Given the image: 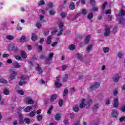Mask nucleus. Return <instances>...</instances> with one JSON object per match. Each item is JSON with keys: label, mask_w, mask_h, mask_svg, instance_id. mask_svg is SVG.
I'll use <instances>...</instances> for the list:
<instances>
[{"label": "nucleus", "mask_w": 125, "mask_h": 125, "mask_svg": "<svg viewBox=\"0 0 125 125\" xmlns=\"http://www.w3.org/2000/svg\"><path fill=\"white\" fill-rule=\"evenodd\" d=\"M53 109V106H51L49 109H48V111H47V114H51V112L52 111V110Z\"/></svg>", "instance_id": "8fccbe9b"}, {"label": "nucleus", "mask_w": 125, "mask_h": 125, "mask_svg": "<svg viewBox=\"0 0 125 125\" xmlns=\"http://www.w3.org/2000/svg\"><path fill=\"white\" fill-rule=\"evenodd\" d=\"M18 93L20 94V95H24V93H25V92L22 90H18Z\"/></svg>", "instance_id": "c03bdc74"}, {"label": "nucleus", "mask_w": 125, "mask_h": 125, "mask_svg": "<svg viewBox=\"0 0 125 125\" xmlns=\"http://www.w3.org/2000/svg\"><path fill=\"white\" fill-rule=\"evenodd\" d=\"M56 98H57V95H56V94H55L51 96L50 100L51 101H54L56 99Z\"/></svg>", "instance_id": "4be33fe9"}, {"label": "nucleus", "mask_w": 125, "mask_h": 125, "mask_svg": "<svg viewBox=\"0 0 125 125\" xmlns=\"http://www.w3.org/2000/svg\"><path fill=\"white\" fill-rule=\"evenodd\" d=\"M20 41L21 42H25L27 41V38L25 36H22L20 39Z\"/></svg>", "instance_id": "b1692460"}, {"label": "nucleus", "mask_w": 125, "mask_h": 125, "mask_svg": "<svg viewBox=\"0 0 125 125\" xmlns=\"http://www.w3.org/2000/svg\"><path fill=\"white\" fill-rule=\"evenodd\" d=\"M19 122L20 125H23L24 124V120L23 119V117L22 116H19Z\"/></svg>", "instance_id": "cd10ccee"}, {"label": "nucleus", "mask_w": 125, "mask_h": 125, "mask_svg": "<svg viewBox=\"0 0 125 125\" xmlns=\"http://www.w3.org/2000/svg\"><path fill=\"white\" fill-rule=\"evenodd\" d=\"M6 39L9 41H12L14 39V37H13L12 35H7L6 36Z\"/></svg>", "instance_id": "473e14b6"}, {"label": "nucleus", "mask_w": 125, "mask_h": 125, "mask_svg": "<svg viewBox=\"0 0 125 125\" xmlns=\"http://www.w3.org/2000/svg\"><path fill=\"white\" fill-rule=\"evenodd\" d=\"M113 95L116 97L117 96V95H118V89H114L113 90Z\"/></svg>", "instance_id": "37998d69"}, {"label": "nucleus", "mask_w": 125, "mask_h": 125, "mask_svg": "<svg viewBox=\"0 0 125 125\" xmlns=\"http://www.w3.org/2000/svg\"><path fill=\"white\" fill-rule=\"evenodd\" d=\"M111 117H112V118H118V111L117 110L114 109L112 110Z\"/></svg>", "instance_id": "9d476101"}, {"label": "nucleus", "mask_w": 125, "mask_h": 125, "mask_svg": "<svg viewBox=\"0 0 125 125\" xmlns=\"http://www.w3.org/2000/svg\"><path fill=\"white\" fill-rule=\"evenodd\" d=\"M49 13L50 15H54V13H55V11L54 10H51L49 11Z\"/></svg>", "instance_id": "052dcab7"}, {"label": "nucleus", "mask_w": 125, "mask_h": 125, "mask_svg": "<svg viewBox=\"0 0 125 125\" xmlns=\"http://www.w3.org/2000/svg\"><path fill=\"white\" fill-rule=\"evenodd\" d=\"M90 4H91L93 6H95V0H90Z\"/></svg>", "instance_id": "3c124183"}, {"label": "nucleus", "mask_w": 125, "mask_h": 125, "mask_svg": "<svg viewBox=\"0 0 125 125\" xmlns=\"http://www.w3.org/2000/svg\"><path fill=\"white\" fill-rule=\"evenodd\" d=\"M38 6H42V5H45V1L43 0H40L38 3Z\"/></svg>", "instance_id": "6ab92c4d"}, {"label": "nucleus", "mask_w": 125, "mask_h": 125, "mask_svg": "<svg viewBox=\"0 0 125 125\" xmlns=\"http://www.w3.org/2000/svg\"><path fill=\"white\" fill-rule=\"evenodd\" d=\"M107 4H108V2H105L102 5V8L103 10H104L105 9V8H106V6L107 5Z\"/></svg>", "instance_id": "a18cd8bd"}, {"label": "nucleus", "mask_w": 125, "mask_h": 125, "mask_svg": "<svg viewBox=\"0 0 125 125\" xmlns=\"http://www.w3.org/2000/svg\"><path fill=\"white\" fill-rule=\"evenodd\" d=\"M93 46L92 45H89L87 48V50L88 51H90V50H91V49L92 48Z\"/></svg>", "instance_id": "bf43d9fd"}, {"label": "nucleus", "mask_w": 125, "mask_h": 125, "mask_svg": "<svg viewBox=\"0 0 125 125\" xmlns=\"http://www.w3.org/2000/svg\"><path fill=\"white\" fill-rule=\"evenodd\" d=\"M26 99V103H28V104H34V101H33V99L30 98L29 97H27Z\"/></svg>", "instance_id": "2eb2a0df"}, {"label": "nucleus", "mask_w": 125, "mask_h": 125, "mask_svg": "<svg viewBox=\"0 0 125 125\" xmlns=\"http://www.w3.org/2000/svg\"><path fill=\"white\" fill-rule=\"evenodd\" d=\"M38 38V35L36 34L35 33H32L31 34V40L33 41V42H36L37 41V39Z\"/></svg>", "instance_id": "ddd939ff"}, {"label": "nucleus", "mask_w": 125, "mask_h": 125, "mask_svg": "<svg viewBox=\"0 0 125 125\" xmlns=\"http://www.w3.org/2000/svg\"><path fill=\"white\" fill-rule=\"evenodd\" d=\"M67 68H68V66H67V65H62L61 67V70H62V71H65V70H66V69H67Z\"/></svg>", "instance_id": "864d4df0"}, {"label": "nucleus", "mask_w": 125, "mask_h": 125, "mask_svg": "<svg viewBox=\"0 0 125 125\" xmlns=\"http://www.w3.org/2000/svg\"><path fill=\"white\" fill-rule=\"evenodd\" d=\"M44 42V38H41L39 41V43L40 44H42Z\"/></svg>", "instance_id": "6e6d98bb"}, {"label": "nucleus", "mask_w": 125, "mask_h": 125, "mask_svg": "<svg viewBox=\"0 0 125 125\" xmlns=\"http://www.w3.org/2000/svg\"><path fill=\"white\" fill-rule=\"evenodd\" d=\"M110 103H111V101H110V99H107L105 101V104H106V105H110Z\"/></svg>", "instance_id": "13d9d810"}, {"label": "nucleus", "mask_w": 125, "mask_h": 125, "mask_svg": "<svg viewBox=\"0 0 125 125\" xmlns=\"http://www.w3.org/2000/svg\"><path fill=\"white\" fill-rule=\"evenodd\" d=\"M87 18L89 20H91L93 18V14L92 13H90L88 14Z\"/></svg>", "instance_id": "7c9ffc66"}, {"label": "nucleus", "mask_w": 125, "mask_h": 125, "mask_svg": "<svg viewBox=\"0 0 125 125\" xmlns=\"http://www.w3.org/2000/svg\"><path fill=\"white\" fill-rule=\"evenodd\" d=\"M66 15H67V14L65 12H62L61 13V17H62V18H64L66 17Z\"/></svg>", "instance_id": "5fc2aeb1"}, {"label": "nucleus", "mask_w": 125, "mask_h": 125, "mask_svg": "<svg viewBox=\"0 0 125 125\" xmlns=\"http://www.w3.org/2000/svg\"><path fill=\"white\" fill-rule=\"evenodd\" d=\"M73 111L76 113H78L79 112V105H76L73 107Z\"/></svg>", "instance_id": "393cba45"}, {"label": "nucleus", "mask_w": 125, "mask_h": 125, "mask_svg": "<svg viewBox=\"0 0 125 125\" xmlns=\"http://www.w3.org/2000/svg\"><path fill=\"white\" fill-rule=\"evenodd\" d=\"M52 39V37H51V36H49L47 39V41H46V43L47 44H50V43H51V40Z\"/></svg>", "instance_id": "aec40b11"}, {"label": "nucleus", "mask_w": 125, "mask_h": 125, "mask_svg": "<svg viewBox=\"0 0 125 125\" xmlns=\"http://www.w3.org/2000/svg\"><path fill=\"white\" fill-rule=\"evenodd\" d=\"M16 29L18 31H21L22 30L23 28H22V27H21V26H20V24H18Z\"/></svg>", "instance_id": "a19ab883"}, {"label": "nucleus", "mask_w": 125, "mask_h": 125, "mask_svg": "<svg viewBox=\"0 0 125 125\" xmlns=\"http://www.w3.org/2000/svg\"><path fill=\"white\" fill-rule=\"evenodd\" d=\"M59 106H60V107H62V106H63V100L60 99L59 101Z\"/></svg>", "instance_id": "de8ad7c7"}, {"label": "nucleus", "mask_w": 125, "mask_h": 125, "mask_svg": "<svg viewBox=\"0 0 125 125\" xmlns=\"http://www.w3.org/2000/svg\"><path fill=\"white\" fill-rule=\"evenodd\" d=\"M99 86H100V83L95 82L94 85L90 86V91H93V90H96V89H98V88H99Z\"/></svg>", "instance_id": "f03ea898"}, {"label": "nucleus", "mask_w": 125, "mask_h": 125, "mask_svg": "<svg viewBox=\"0 0 125 125\" xmlns=\"http://www.w3.org/2000/svg\"><path fill=\"white\" fill-rule=\"evenodd\" d=\"M13 66L14 67V68H16L17 69H18L20 68V65H19V63L15 61L12 63Z\"/></svg>", "instance_id": "dca6fc26"}, {"label": "nucleus", "mask_w": 125, "mask_h": 125, "mask_svg": "<svg viewBox=\"0 0 125 125\" xmlns=\"http://www.w3.org/2000/svg\"><path fill=\"white\" fill-rule=\"evenodd\" d=\"M98 106H99L98 104H96L94 105V107L92 108V110H93V112L96 111V110H97V109H98Z\"/></svg>", "instance_id": "bb28decb"}, {"label": "nucleus", "mask_w": 125, "mask_h": 125, "mask_svg": "<svg viewBox=\"0 0 125 125\" xmlns=\"http://www.w3.org/2000/svg\"><path fill=\"white\" fill-rule=\"evenodd\" d=\"M24 122L26 124H30V119L29 118H25L24 119Z\"/></svg>", "instance_id": "680f3d73"}, {"label": "nucleus", "mask_w": 125, "mask_h": 125, "mask_svg": "<svg viewBox=\"0 0 125 125\" xmlns=\"http://www.w3.org/2000/svg\"><path fill=\"white\" fill-rule=\"evenodd\" d=\"M75 8H76V6H75V4H74V2H70L69 5V9H70V10H74Z\"/></svg>", "instance_id": "a211bd4d"}, {"label": "nucleus", "mask_w": 125, "mask_h": 125, "mask_svg": "<svg viewBox=\"0 0 125 125\" xmlns=\"http://www.w3.org/2000/svg\"><path fill=\"white\" fill-rule=\"evenodd\" d=\"M69 49L70 50H75L76 49V46L74 44H71L69 46Z\"/></svg>", "instance_id": "c756f323"}, {"label": "nucleus", "mask_w": 125, "mask_h": 125, "mask_svg": "<svg viewBox=\"0 0 125 125\" xmlns=\"http://www.w3.org/2000/svg\"><path fill=\"white\" fill-rule=\"evenodd\" d=\"M36 71L38 72L39 75H41L43 72L42 68H41V66L39 64L37 65Z\"/></svg>", "instance_id": "6e6552de"}, {"label": "nucleus", "mask_w": 125, "mask_h": 125, "mask_svg": "<svg viewBox=\"0 0 125 125\" xmlns=\"http://www.w3.org/2000/svg\"><path fill=\"white\" fill-rule=\"evenodd\" d=\"M59 27L60 31L59 32V33L57 34V36H60L63 34V31H64V29L63 28L64 27V23L62 22L60 23L59 24Z\"/></svg>", "instance_id": "7ed1b4c3"}, {"label": "nucleus", "mask_w": 125, "mask_h": 125, "mask_svg": "<svg viewBox=\"0 0 125 125\" xmlns=\"http://www.w3.org/2000/svg\"><path fill=\"white\" fill-rule=\"evenodd\" d=\"M45 64L46 65H50V61H52L51 60L48 59V58L45 60Z\"/></svg>", "instance_id": "2f4dec72"}, {"label": "nucleus", "mask_w": 125, "mask_h": 125, "mask_svg": "<svg viewBox=\"0 0 125 125\" xmlns=\"http://www.w3.org/2000/svg\"><path fill=\"white\" fill-rule=\"evenodd\" d=\"M110 34H111L110 28L106 27L104 32V36L105 37H108V36H110Z\"/></svg>", "instance_id": "0eeeda50"}, {"label": "nucleus", "mask_w": 125, "mask_h": 125, "mask_svg": "<svg viewBox=\"0 0 125 125\" xmlns=\"http://www.w3.org/2000/svg\"><path fill=\"white\" fill-rule=\"evenodd\" d=\"M56 121H59L61 118V115L60 113H57L55 116Z\"/></svg>", "instance_id": "5701e85b"}, {"label": "nucleus", "mask_w": 125, "mask_h": 125, "mask_svg": "<svg viewBox=\"0 0 125 125\" xmlns=\"http://www.w3.org/2000/svg\"><path fill=\"white\" fill-rule=\"evenodd\" d=\"M68 75L65 74L62 81L63 82H67V81H68Z\"/></svg>", "instance_id": "79ce46f5"}, {"label": "nucleus", "mask_w": 125, "mask_h": 125, "mask_svg": "<svg viewBox=\"0 0 125 125\" xmlns=\"http://www.w3.org/2000/svg\"><path fill=\"white\" fill-rule=\"evenodd\" d=\"M35 115H36V111L33 110L29 113L28 116H30V117H34Z\"/></svg>", "instance_id": "4c0bfd02"}, {"label": "nucleus", "mask_w": 125, "mask_h": 125, "mask_svg": "<svg viewBox=\"0 0 125 125\" xmlns=\"http://www.w3.org/2000/svg\"><path fill=\"white\" fill-rule=\"evenodd\" d=\"M0 83L6 84L7 83V81L3 78H1L0 79Z\"/></svg>", "instance_id": "c85d7f7f"}, {"label": "nucleus", "mask_w": 125, "mask_h": 125, "mask_svg": "<svg viewBox=\"0 0 125 125\" xmlns=\"http://www.w3.org/2000/svg\"><path fill=\"white\" fill-rule=\"evenodd\" d=\"M15 58L17 60H20V61H22V60H23V59H22L19 55L15 56Z\"/></svg>", "instance_id": "ea45409f"}, {"label": "nucleus", "mask_w": 125, "mask_h": 125, "mask_svg": "<svg viewBox=\"0 0 125 125\" xmlns=\"http://www.w3.org/2000/svg\"><path fill=\"white\" fill-rule=\"evenodd\" d=\"M21 56L24 59H26V58H27V54H26V52H25L24 51H21Z\"/></svg>", "instance_id": "412c9836"}, {"label": "nucleus", "mask_w": 125, "mask_h": 125, "mask_svg": "<svg viewBox=\"0 0 125 125\" xmlns=\"http://www.w3.org/2000/svg\"><path fill=\"white\" fill-rule=\"evenodd\" d=\"M90 38H91V36L90 35H87L86 37V38L85 39V40L84 41V44H87L90 42Z\"/></svg>", "instance_id": "9b49d317"}, {"label": "nucleus", "mask_w": 125, "mask_h": 125, "mask_svg": "<svg viewBox=\"0 0 125 125\" xmlns=\"http://www.w3.org/2000/svg\"><path fill=\"white\" fill-rule=\"evenodd\" d=\"M33 109V107L30 106H27L25 109H24L25 112L26 113H29V112H31L32 111V109Z\"/></svg>", "instance_id": "f3484780"}, {"label": "nucleus", "mask_w": 125, "mask_h": 125, "mask_svg": "<svg viewBox=\"0 0 125 125\" xmlns=\"http://www.w3.org/2000/svg\"><path fill=\"white\" fill-rule=\"evenodd\" d=\"M36 27H37L38 29H40V28L42 27V25H41L40 23L38 22L36 24Z\"/></svg>", "instance_id": "0e129e2a"}, {"label": "nucleus", "mask_w": 125, "mask_h": 125, "mask_svg": "<svg viewBox=\"0 0 125 125\" xmlns=\"http://www.w3.org/2000/svg\"><path fill=\"white\" fill-rule=\"evenodd\" d=\"M53 53H51L49 54L48 59H50V60L52 61V57H53Z\"/></svg>", "instance_id": "603ef678"}, {"label": "nucleus", "mask_w": 125, "mask_h": 125, "mask_svg": "<svg viewBox=\"0 0 125 125\" xmlns=\"http://www.w3.org/2000/svg\"><path fill=\"white\" fill-rule=\"evenodd\" d=\"M112 79L113 82L115 83H118V82H119V80H120V76H119V74H117L114 75Z\"/></svg>", "instance_id": "1a4fd4ad"}, {"label": "nucleus", "mask_w": 125, "mask_h": 125, "mask_svg": "<svg viewBox=\"0 0 125 125\" xmlns=\"http://www.w3.org/2000/svg\"><path fill=\"white\" fill-rule=\"evenodd\" d=\"M84 101H85V99H83L81 101V103L80 104V108L81 109H83V108H85V106L86 104L84 103Z\"/></svg>", "instance_id": "423d86ee"}, {"label": "nucleus", "mask_w": 125, "mask_h": 125, "mask_svg": "<svg viewBox=\"0 0 125 125\" xmlns=\"http://www.w3.org/2000/svg\"><path fill=\"white\" fill-rule=\"evenodd\" d=\"M27 83V81H21L19 83V85L20 86H22L23 84H26Z\"/></svg>", "instance_id": "72a5a7b5"}, {"label": "nucleus", "mask_w": 125, "mask_h": 125, "mask_svg": "<svg viewBox=\"0 0 125 125\" xmlns=\"http://www.w3.org/2000/svg\"><path fill=\"white\" fill-rule=\"evenodd\" d=\"M37 120L40 122L42 120V116L41 114H38L37 116Z\"/></svg>", "instance_id": "f704fd0d"}, {"label": "nucleus", "mask_w": 125, "mask_h": 125, "mask_svg": "<svg viewBox=\"0 0 125 125\" xmlns=\"http://www.w3.org/2000/svg\"><path fill=\"white\" fill-rule=\"evenodd\" d=\"M124 120H125V116H121L120 118H119V121L120 122H123V121H124Z\"/></svg>", "instance_id": "69168bd1"}, {"label": "nucleus", "mask_w": 125, "mask_h": 125, "mask_svg": "<svg viewBox=\"0 0 125 125\" xmlns=\"http://www.w3.org/2000/svg\"><path fill=\"white\" fill-rule=\"evenodd\" d=\"M16 76H17V72H16L14 71H12L11 72V74L10 75V80H15Z\"/></svg>", "instance_id": "39448f33"}, {"label": "nucleus", "mask_w": 125, "mask_h": 125, "mask_svg": "<svg viewBox=\"0 0 125 125\" xmlns=\"http://www.w3.org/2000/svg\"><path fill=\"white\" fill-rule=\"evenodd\" d=\"M120 110L121 112H125V105L121 107Z\"/></svg>", "instance_id": "338daca9"}, {"label": "nucleus", "mask_w": 125, "mask_h": 125, "mask_svg": "<svg viewBox=\"0 0 125 125\" xmlns=\"http://www.w3.org/2000/svg\"><path fill=\"white\" fill-rule=\"evenodd\" d=\"M81 13L83 15H86L87 14V11H86L85 9H82Z\"/></svg>", "instance_id": "e433bc0d"}, {"label": "nucleus", "mask_w": 125, "mask_h": 125, "mask_svg": "<svg viewBox=\"0 0 125 125\" xmlns=\"http://www.w3.org/2000/svg\"><path fill=\"white\" fill-rule=\"evenodd\" d=\"M76 56L78 59H80L81 61H83V58L82 57V55H81V54L78 53L76 54Z\"/></svg>", "instance_id": "58836bf2"}, {"label": "nucleus", "mask_w": 125, "mask_h": 125, "mask_svg": "<svg viewBox=\"0 0 125 125\" xmlns=\"http://www.w3.org/2000/svg\"><path fill=\"white\" fill-rule=\"evenodd\" d=\"M114 108H117L119 106V100L114 99L113 104Z\"/></svg>", "instance_id": "f8f14e48"}, {"label": "nucleus", "mask_w": 125, "mask_h": 125, "mask_svg": "<svg viewBox=\"0 0 125 125\" xmlns=\"http://www.w3.org/2000/svg\"><path fill=\"white\" fill-rule=\"evenodd\" d=\"M63 123L65 125H69V120L67 118L64 119Z\"/></svg>", "instance_id": "49530a36"}, {"label": "nucleus", "mask_w": 125, "mask_h": 125, "mask_svg": "<svg viewBox=\"0 0 125 125\" xmlns=\"http://www.w3.org/2000/svg\"><path fill=\"white\" fill-rule=\"evenodd\" d=\"M68 94V89L65 88L63 91V96H66Z\"/></svg>", "instance_id": "4d7b16f0"}, {"label": "nucleus", "mask_w": 125, "mask_h": 125, "mask_svg": "<svg viewBox=\"0 0 125 125\" xmlns=\"http://www.w3.org/2000/svg\"><path fill=\"white\" fill-rule=\"evenodd\" d=\"M91 125H98V123H96L95 121H92L91 122Z\"/></svg>", "instance_id": "774afa93"}, {"label": "nucleus", "mask_w": 125, "mask_h": 125, "mask_svg": "<svg viewBox=\"0 0 125 125\" xmlns=\"http://www.w3.org/2000/svg\"><path fill=\"white\" fill-rule=\"evenodd\" d=\"M116 16L118 18V21L119 24H125V19L123 17V16H125V10L122 9L120 12H119L117 15Z\"/></svg>", "instance_id": "f257e3e1"}, {"label": "nucleus", "mask_w": 125, "mask_h": 125, "mask_svg": "<svg viewBox=\"0 0 125 125\" xmlns=\"http://www.w3.org/2000/svg\"><path fill=\"white\" fill-rule=\"evenodd\" d=\"M3 93L4 95H9L10 92L8 89H7V88H5L3 90Z\"/></svg>", "instance_id": "a878e982"}, {"label": "nucleus", "mask_w": 125, "mask_h": 125, "mask_svg": "<svg viewBox=\"0 0 125 125\" xmlns=\"http://www.w3.org/2000/svg\"><path fill=\"white\" fill-rule=\"evenodd\" d=\"M7 64H12V60H11L10 59H8L7 60Z\"/></svg>", "instance_id": "e2e57ef3"}, {"label": "nucleus", "mask_w": 125, "mask_h": 125, "mask_svg": "<svg viewBox=\"0 0 125 125\" xmlns=\"http://www.w3.org/2000/svg\"><path fill=\"white\" fill-rule=\"evenodd\" d=\"M9 50H11L12 51H14V52H17L19 49L17 47H15V44H10L9 45Z\"/></svg>", "instance_id": "20e7f679"}, {"label": "nucleus", "mask_w": 125, "mask_h": 125, "mask_svg": "<svg viewBox=\"0 0 125 125\" xmlns=\"http://www.w3.org/2000/svg\"><path fill=\"white\" fill-rule=\"evenodd\" d=\"M55 85L57 88H59L61 86H62V84L60 83L59 79H58L56 82H55Z\"/></svg>", "instance_id": "4468645a"}, {"label": "nucleus", "mask_w": 125, "mask_h": 125, "mask_svg": "<svg viewBox=\"0 0 125 125\" xmlns=\"http://www.w3.org/2000/svg\"><path fill=\"white\" fill-rule=\"evenodd\" d=\"M91 104H92V100H91V99H89L86 103V105L89 107Z\"/></svg>", "instance_id": "c9c22d12"}, {"label": "nucleus", "mask_w": 125, "mask_h": 125, "mask_svg": "<svg viewBox=\"0 0 125 125\" xmlns=\"http://www.w3.org/2000/svg\"><path fill=\"white\" fill-rule=\"evenodd\" d=\"M109 50H110V48L106 47L103 48V51H104V52L107 53V52H109Z\"/></svg>", "instance_id": "09e8293b"}]
</instances>
